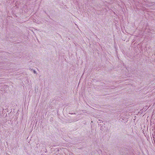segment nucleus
Segmentation results:
<instances>
[{"label":"nucleus","mask_w":155,"mask_h":155,"mask_svg":"<svg viewBox=\"0 0 155 155\" xmlns=\"http://www.w3.org/2000/svg\"><path fill=\"white\" fill-rule=\"evenodd\" d=\"M33 72L35 74H37V72L35 70H34Z\"/></svg>","instance_id":"1"}]
</instances>
